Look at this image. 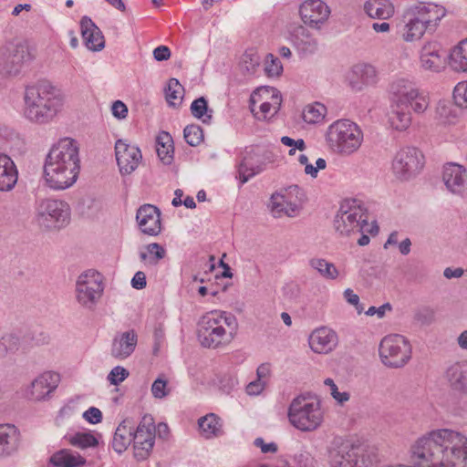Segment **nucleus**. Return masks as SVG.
<instances>
[{
  "mask_svg": "<svg viewBox=\"0 0 467 467\" xmlns=\"http://www.w3.org/2000/svg\"><path fill=\"white\" fill-rule=\"evenodd\" d=\"M424 166V156L415 147L400 149L392 161L394 175L401 181H409L415 177Z\"/></svg>",
  "mask_w": 467,
  "mask_h": 467,
  "instance_id": "9b49d317",
  "label": "nucleus"
},
{
  "mask_svg": "<svg viewBox=\"0 0 467 467\" xmlns=\"http://www.w3.org/2000/svg\"><path fill=\"white\" fill-rule=\"evenodd\" d=\"M86 459L79 454L71 453L70 450L62 449L54 452L47 462V467H79L85 465Z\"/></svg>",
  "mask_w": 467,
  "mask_h": 467,
  "instance_id": "c756f323",
  "label": "nucleus"
},
{
  "mask_svg": "<svg viewBox=\"0 0 467 467\" xmlns=\"http://www.w3.org/2000/svg\"><path fill=\"white\" fill-rule=\"evenodd\" d=\"M287 416L296 429L306 432L316 431L323 421L320 401L309 394L296 397L289 405Z\"/></svg>",
  "mask_w": 467,
  "mask_h": 467,
  "instance_id": "39448f33",
  "label": "nucleus"
},
{
  "mask_svg": "<svg viewBox=\"0 0 467 467\" xmlns=\"http://www.w3.org/2000/svg\"><path fill=\"white\" fill-rule=\"evenodd\" d=\"M325 385L328 386L330 388V394L331 396L339 403L343 404L344 402L348 401L350 398V395L348 392H339L337 385L335 384L334 380L332 379H326L324 381Z\"/></svg>",
  "mask_w": 467,
  "mask_h": 467,
  "instance_id": "13d9d810",
  "label": "nucleus"
},
{
  "mask_svg": "<svg viewBox=\"0 0 467 467\" xmlns=\"http://www.w3.org/2000/svg\"><path fill=\"white\" fill-rule=\"evenodd\" d=\"M379 352L382 363L389 368H401L411 358V348L409 341L398 334L383 337Z\"/></svg>",
  "mask_w": 467,
  "mask_h": 467,
  "instance_id": "9d476101",
  "label": "nucleus"
},
{
  "mask_svg": "<svg viewBox=\"0 0 467 467\" xmlns=\"http://www.w3.org/2000/svg\"><path fill=\"white\" fill-rule=\"evenodd\" d=\"M295 460L299 467H315L316 461L309 452H301L296 455Z\"/></svg>",
  "mask_w": 467,
  "mask_h": 467,
  "instance_id": "e2e57ef3",
  "label": "nucleus"
},
{
  "mask_svg": "<svg viewBox=\"0 0 467 467\" xmlns=\"http://www.w3.org/2000/svg\"><path fill=\"white\" fill-rule=\"evenodd\" d=\"M211 314H215V317H219L221 320V324H225L229 327V333L227 334V337L231 340L238 328V323L235 316L224 311L219 313L212 312Z\"/></svg>",
  "mask_w": 467,
  "mask_h": 467,
  "instance_id": "8fccbe9b",
  "label": "nucleus"
},
{
  "mask_svg": "<svg viewBox=\"0 0 467 467\" xmlns=\"http://www.w3.org/2000/svg\"><path fill=\"white\" fill-rule=\"evenodd\" d=\"M36 219L42 228L47 230L60 229L70 221V208L63 201L41 200L36 207Z\"/></svg>",
  "mask_w": 467,
  "mask_h": 467,
  "instance_id": "1a4fd4ad",
  "label": "nucleus"
},
{
  "mask_svg": "<svg viewBox=\"0 0 467 467\" xmlns=\"http://www.w3.org/2000/svg\"><path fill=\"white\" fill-rule=\"evenodd\" d=\"M368 211L361 202L356 199L345 200L334 219L335 230L341 235L351 234L368 233L377 234L379 226L376 221L368 224Z\"/></svg>",
  "mask_w": 467,
  "mask_h": 467,
  "instance_id": "20e7f679",
  "label": "nucleus"
},
{
  "mask_svg": "<svg viewBox=\"0 0 467 467\" xmlns=\"http://www.w3.org/2000/svg\"><path fill=\"white\" fill-rule=\"evenodd\" d=\"M330 467H374L376 456L348 441H334L328 450Z\"/></svg>",
  "mask_w": 467,
  "mask_h": 467,
  "instance_id": "0eeeda50",
  "label": "nucleus"
},
{
  "mask_svg": "<svg viewBox=\"0 0 467 467\" xmlns=\"http://www.w3.org/2000/svg\"><path fill=\"white\" fill-rule=\"evenodd\" d=\"M20 347V338L14 333L4 335L0 339V355L16 352Z\"/></svg>",
  "mask_w": 467,
  "mask_h": 467,
  "instance_id": "a18cd8bd",
  "label": "nucleus"
},
{
  "mask_svg": "<svg viewBox=\"0 0 467 467\" xmlns=\"http://www.w3.org/2000/svg\"><path fill=\"white\" fill-rule=\"evenodd\" d=\"M136 220L144 234L156 236L161 231V211L155 205H141L137 210Z\"/></svg>",
  "mask_w": 467,
  "mask_h": 467,
  "instance_id": "a211bd4d",
  "label": "nucleus"
},
{
  "mask_svg": "<svg viewBox=\"0 0 467 467\" xmlns=\"http://www.w3.org/2000/svg\"><path fill=\"white\" fill-rule=\"evenodd\" d=\"M442 180L453 194L467 195V169L456 162H448L443 167Z\"/></svg>",
  "mask_w": 467,
  "mask_h": 467,
  "instance_id": "f3484780",
  "label": "nucleus"
},
{
  "mask_svg": "<svg viewBox=\"0 0 467 467\" xmlns=\"http://www.w3.org/2000/svg\"><path fill=\"white\" fill-rule=\"evenodd\" d=\"M449 63L455 71H467V39L462 41L452 49Z\"/></svg>",
  "mask_w": 467,
  "mask_h": 467,
  "instance_id": "c9c22d12",
  "label": "nucleus"
},
{
  "mask_svg": "<svg viewBox=\"0 0 467 467\" xmlns=\"http://www.w3.org/2000/svg\"><path fill=\"white\" fill-rule=\"evenodd\" d=\"M2 48L5 49L7 56L22 68L26 57L29 55L26 47L23 45H11L10 47H4Z\"/></svg>",
  "mask_w": 467,
  "mask_h": 467,
  "instance_id": "de8ad7c7",
  "label": "nucleus"
},
{
  "mask_svg": "<svg viewBox=\"0 0 467 467\" xmlns=\"http://www.w3.org/2000/svg\"><path fill=\"white\" fill-rule=\"evenodd\" d=\"M272 98L275 100V105H273L270 102H263L260 106V111L264 119H266L269 115L274 116L280 108L281 97L278 96L277 94H273Z\"/></svg>",
  "mask_w": 467,
  "mask_h": 467,
  "instance_id": "4d7b16f0",
  "label": "nucleus"
},
{
  "mask_svg": "<svg viewBox=\"0 0 467 467\" xmlns=\"http://www.w3.org/2000/svg\"><path fill=\"white\" fill-rule=\"evenodd\" d=\"M391 101L398 107L411 109L416 114H422L430 105L427 94L420 90L417 85L408 79L400 78L389 86Z\"/></svg>",
  "mask_w": 467,
  "mask_h": 467,
  "instance_id": "6e6552de",
  "label": "nucleus"
},
{
  "mask_svg": "<svg viewBox=\"0 0 467 467\" xmlns=\"http://www.w3.org/2000/svg\"><path fill=\"white\" fill-rule=\"evenodd\" d=\"M133 430L134 423L131 419H125L119 423L112 441V448L116 452H123L133 442Z\"/></svg>",
  "mask_w": 467,
  "mask_h": 467,
  "instance_id": "cd10ccee",
  "label": "nucleus"
},
{
  "mask_svg": "<svg viewBox=\"0 0 467 467\" xmlns=\"http://www.w3.org/2000/svg\"><path fill=\"white\" fill-rule=\"evenodd\" d=\"M137 342L138 336L133 329L123 332L113 339L110 354L118 359L127 358L134 352Z\"/></svg>",
  "mask_w": 467,
  "mask_h": 467,
  "instance_id": "5701e85b",
  "label": "nucleus"
},
{
  "mask_svg": "<svg viewBox=\"0 0 467 467\" xmlns=\"http://www.w3.org/2000/svg\"><path fill=\"white\" fill-rule=\"evenodd\" d=\"M294 46L303 53L314 54L318 48L317 38L303 26H296L290 34Z\"/></svg>",
  "mask_w": 467,
  "mask_h": 467,
  "instance_id": "a878e982",
  "label": "nucleus"
},
{
  "mask_svg": "<svg viewBox=\"0 0 467 467\" xmlns=\"http://www.w3.org/2000/svg\"><path fill=\"white\" fill-rule=\"evenodd\" d=\"M414 319L423 326L431 325L435 319V311L430 306H424L415 312Z\"/></svg>",
  "mask_w": 467,
  "mask_h": 467,
  "instance_id": "864d4df0",
  "label": "nucleus"
},
{
  "mask_svg": "<svg viewBox=\"0 0 467 467\" xmlns=\"http://www.w3.org/2000/svg\"><path fill=\"white\" fill-rule=\"evenodd\" d=\"M299 14L304 24L319 29L328 19L330 8L322 0H307L300 5Z\"/></svg>",
  "mask_w": 467,
  "mask_h": 467,
  "instance_id": "dca6fc26",
  "label": "nucleus"
},
{
  "mask_svg": "<svg viewBox=\"0 0 467 467\" xmlns=\"http://www.w3.org/2000/svg\"><path fill=\"white\" fill-rule=\"evenodd\" d=\"M83 418L89 423L97 424L102 420V413L98 408L90 407L83 413Z\"/></svg>",
  "mask_w": 467,
  "mask_h": 467,
  "instance_id": "680f3d73",
  "label": "nucleus"
},
{
  "mask_svg": "<svg viewBox=\"0 0 467 467\" xmlns=\"http://www.w3.org/2000/svg\"><path fill=\"white\" fill-rule=\"evenodd\" d=\"M130 375L128 369L121 366L114 367L108 375V380L111 385L118 386L124 381Z\"/></svg>",
  "mask_w": 467,
  "mask_h": 467,
  "instance_id": "6e6d98bb",
  "label": "nucleus"
},
{
  "mask_svg": "<svg viewBox=\"0 0 467 467\" xmlns=\"http://www.w3.org/2000/svg\"><path fill=\"white\" fill-rule=\"evenodd\" d=\"M18 180V171L14 161L6 154L0 153V192H10Z\"/></svg>",
  "mask_w": 467,
  "mask_h": 467,
  "instance_id": "393cba45",
  "label": "nucleus"
},
{
  "mask_svg": "<svg viewBox=\"0 0 467 467\" xmlns=\"http://www.w3.org/2000/svg\"><path fill=\"white\" fill-rule=\"evenodd\" d=\"M145 248L149 254V265H157L166 255L165 249L158 243L150 244Z\"/></svg>",
  "mask_w": 467,
  "mask_h": 467,
  "instance_id": "3c124183",
  "label": "nucleus"
},
{
  "mask_svg": "<svg viewBox=\"0 0 467 467\" xmlns=\"http://www.w3.org/2000/svg\"><path fill=\"white\" fill-rule=\"evenodd\" d=\"M450 389L460 395H467V360L455 361L444 371Z\"/></svg>",
  "mask_w": 467,
  "mask_h": 467,
  "instance_id": "6ab92c4d",
  "label": "nucleus"
},
{
  "mask_svg": "<svg viewBox=\"0 0 467 467\" xmlns=\"http://www.w3.org/2000/svg\"><path fill=\"white\" fill-rule=\"evenodd\" d=\"M265 383L263 380H254L246 386V392L249 395H258L262 392Z\"/></svg>",
  "mask_w": 467,
  "mask_h": 467,
  "instance_id": "774afa93",
  "label": "nucleus"
},
{
  "mask_svg": "<svg viewBox=\"0 0 467 467\" xmlns=\"http://www.w3.org/2000/svg\"><path fill=\"white\" fill-rule=\"evenodd\" d=\"M79 149L71 138H64L53 145L46 157L44 178L48 187L65 190L72 186L80 171Z\"/></svg>",
  "mask_w": 467,
  "mask_h": 467,
  "instance_id": "f257e3e1",
  "label": "nucleus"
},
{
  "mask_svg": "<svg viewBox=\"0 0 467 467\" xmlns=\"http://www.w3.org/2000/svg\"><path fill=\"white\" fill-rule=\"evenodd\" d=\"M183 136L186 142L192 147L198 146L203 140L202 129L197 124H191L184 128Z\"/></svg>",
  "mask_w": 467,
  "mask_h": 467,
  "instance_id": "c03bdc74",
  "label": "nucleus"
},
{
  "mask_svg": "<svg viewBox=\"0 0 467 467\" xmlns=\"http://www.w3.org/2000/svg\"><path fill=\"white\" fill-rule=\"evenodd\" d=\"M337 345V336L336 332L325 327L317 328L309 337V346L316 353H328L332 351Z\"/></svg>",
  "mask_w": 467,
  "mask_h": 467,
  "instance_id": "412c9836",
  "label": "nucleus"
},
{
  "mask_svg": "<svg viewBox=\"0 0 467 467\" xmlns=\"http://www.w3.org/2000/svg\"><path fill=\"white\" fill-rule=\"evenodd\" d=\"M445 16L443 6L431 3H419L407 7L402 15L405 24L403 39L412 42L420 39L425 32L432 34Z\"/></svg>",
  "mask_w": 467,
  "mask_h": 467,
  "instance_id": "7ed1b4c3",
  "label": "nucleus"
},
{
  "mask_svg": "<svg viewBox=\"0 0 467 467\" xmlns=\"http://www.w3.org/2000/svg\"><path fill=\"white\" fill-rule=\"evenodd\" d=\"M392 109L389 115V123L397 130H406L411 124L410 110L403 106L398 107L397 103L392 102Z\"/></svg>",
  "mask_w": 467,
  "mask_h": 467,
  "instance_id": "72a5a7b5",
  "label": "nucleus"
},
{
  "mask_svg": "<svg viewBox=\"0 0 467 467\" xmlns=\"http://www.w3.org/2000/svg\"><path fill=\"white\" fill-rule=\"evenodd\" d=\"M202 435L206 439L223 435L221 419L213 413L207 414L198 420Z\"/></svg>",
  "mask_w": 467,
  "mask_h": 467,
  "instance_id": "7c9ffc66",
  "label": "nucleus"
},
{
  "mask_svg": "<svg viewBox=\"0 0 467 467\" xmlns=\"http://www.w3.org/2000/svg\"><path fill=\"white\" fill-rule=\"evenodd\" d=\"M270 208L275 217H281L283 214L294 217L298 212V205L288 202L285 197L281 194L272 195Z\"/></svg>",
  "mask_w": 467,
  "mask_h": 467,
  "instance_id": "473e14b6",
  "label": "nucleus"
},
{
  "mask_svg": "<svg viewBox=\"0 0 467 467\" xmlns=\"http://www.w3.org/2000/svg\"><path fill=\"white\" fill-rule=\"evenodd\" d=\"M190 109L194 118L201 119L204 124H211L213 109H209L207 99L204 97L194 99Z\"/></svg>",
  "mask_w": 467,
  "mask_h": 467,
  "instance_id": "e433bc0d",
  "label": "nucleus"
},
{
  "mask_svg": "<svg viewBox=\"0 0 467 467\" xmlns=\"http://www.w3.org/2000/svg\"><path fill=\"white\" fill-rule=\"evenodd\" d=\"M263 171L262 165H256L254 154L247 153L238 166V175L241 184H244L250 178Z\"/></svg>",
  "mask_w": 467,
  "mask_h": 467,
  "instance_id": "f704fd0d",
  "label": "nucleus"
},
{
  "mask_svg": "<svg viewBox=\"0 0 467 467\" xmlns=\"http://www.w3.org/2000/svg\"><path fill=\"white\" fill-rule=\"evenodd\" d=\"M155 437L154 419L151 415L146 414L133 430L134 457L138 461H144L150 456L155 443Z\"/></svg>",
  "mask_w": 467,
  "mask_h": 467,
  "instance_id": "ddd939ff",
  "label": "nucleus"
},
{
  "mask_svg": "<svg viewBox=\"0 0 467 467\" xmlns=\"http://www.w3.org/2000/svg\"><path fill=\"white\" fill-rule=\"evenodd\" d=\"M21 67L15 63L5 49H0V73L4 77H14L20 73Z\"/></svg>",
  "mask_w": 467,
  "mask_h": 467,
  "instance_id": "37998d69",
  "label": "nucleus"
},
{
  "mask_svg": "<svg viewBox=\"0 0 467 467\" xmlns=\"http://www.w3.org/2000/svg\"><path fill=\"white\" fill-rule=\"evenodd\" d=\"M327 140L337 152L350 155L361 146L363 132L355 122L338 119L328 127Z\"/></svg>",
  "mask_w": 467,
  "mask_h": 467,
  "instance_id": "423d86ee",
  "label": "nucleus"
},
{
  "mask_svg": "<svg viewBox=\"0 0 467 467\" xmlns=\"http://www.w3.org/2000/svg\"><path fill=\"white\" fill-rule=\"evenodd\" d=\"M353 74L356 75L364 85H372L377 81L376 68L368 64L356 65L353 68Z\"/></svg>",
  "mask_w": 467,
  "mask_h": 467,
  "instance_id": "79ce46f5",
  "label": "nucleus"
},
{
  "mask_svg": "<svg viewBox=\"0 0 467 467\" xmlns=\"http://www.w3.org/2000/svg\"><path fill=\"white\" fill-rule=\"evenodd\" d=\"M59 382V375L54 372H46L34 379L31 383L30 399L41 400L57 389Z\"/></svg>",
  "mask_w": 467,
  "mask_h": 467,
  "instance_id": "4be33fe9",
  "label": "nucleus"
},
{
  "mask_svg": "<svg viewBox=\"0 0 467 467\" xmlns=\"http://www.w3.org/2000/svg\"><path fill=\"white\" fill-rule=\"evenodd\" d=\"M103 289L99 274H82L76 285L77 300L84 307L92 309L101 297Z\"/></svg>",
  "mask_w": 467,
  "mask_h": 467,
  "instance_id": "4468645a",
  "label": "nucleus"
},
{
  "mask_svg": "<svg viewBox=\"0 0 467 467\" xmlns=\"http://www.w3.org/2000/svg\"><path fill=\"white\" fill-rule=\"evenodd\" d=\"M447 53L437 43H428L421 48L420 62L425 69L439 72L445 67Z\"/></svg>",
  "mask_w": 467,
  "mask_h": 467,
  "instance_id": "aec40b11",
  "label": "nucleus"
},
{
  "mask_svg": "<svg viewBox=\"0 0 467 467\" xmlns=\"http://www.w3.org/2000/svg\"><path fill=\"white\" fill-rule=\"evenodd\" d=\"M197 326L198 340L204 348H216L230 341L223 325L215 314H206Z\"/></svg>",
  "mask_w": 467,
  "mask_h": 467,
  "instance_id": "f8f14e48",
  "label": "nucleus"
},
{
  "mask_svg": "<svg viewBox=\"0 0 467 467\" xmlns=\"http://www.w3.org/2000/svg\"><path fill=\"white\" fill-rule=\"evenodd\" d=\"M254 446L261 449L263 453H275L278 450L275 442L265 443L263 438H256L254 441Z\"/></svg>",
  "mask_w": 467,
  "mask_h": 467,
  "instance_id": "0e129e2a",
  "label": "nucleus"
},
{
  "mask_svg": "<svg viewBox=\"0 0 467 467\" xmlns=\"http://www.w3.org/2000/svg\"><path fill=\"white\" fill-rule=\"evenodd\" d=\"M25 117L36 124L51 122L63 107V96L47 80L27 86L25 91Z\"/></svg>",
  "mask_w": 467,
  "mask_h": 467,
  "instance_id": "f03ea898",
  "label": "nucleus"
},
{
  "mask_svg": "<svg viewBox=\"0 0 467 467\" xmlns=\"http://www.w3.org/2000/svg\"><path fill=\"white\" fill-rule=\"evenodd\" d=\"M166 100L170 106L176 107L182 103L184 88L177 78H171L165 89Z\"/></svg>",
  "mask_w": 467,
  "mask_h": 467,
  "instance_id": "58836bf2",
  "label": "nucleus"
},
{
  "mask_svg": "<svg viewBox=\"0 0 467 467\" xmlns=\"http://www.w3.org/2000/svg\"><path fill=\"white\" fill-rule=\"evenodd\" d=\"M260 65V57L254 50L246 51L242 57V67L244 71L254 74Z\"/></svg>",
  "mask_w": 467,
  "mask_h": 467,
  "instance_id": "09e8293b",
  "label": "nucleus"
},
{
  "mask_svg": "<svg viewBox=\"0 0 467 467\" xmlns=\"http://www.w3.org/2000/svg\"><path fill=\"white\" fill-rule=\"evenodd\" d=\"M327 114V108L318 102L305 107L302 116L304 121L309 124H316L323 120Z\"/></svg>",
  "mask_w": 467,
  "mask_h": 467,
  "instance_id": "4c0bfd02",
  "label": "nucleus"
},
{
  "mask_svg": "<svg viewBox=\"0 0 467 467\" xmlns=\"http://www.w3.org/2000/svg\"><path fill=\"white\" fill-rule=\"evenodd\" d=\"M111 112L118 119H124L128 115V108L121 100H116L111 106Z\"/></svg>",
  "mask_w": 467,
  "mask_h": 467,
  "instance_id": "052dcab7",
  "label": "nucleus"
},
{
  "mask_svg": "<svg viewBox=\"0 0 467 467\" xmlns=\"http://www.w3.org/2000/svg\"><path fill=\"white\" fill-rule=\"evenodd\" d=\"M453 99L457 106L467 109V81L456 85L453 90Z\"/></svg>",
  "mask_w": 467,
  "mask_h": 467,
  "instance_id": "5fc2aeb1",
  "label": "nucleus"
},
{
  "mask_svg": "<svg viewBox=\"0 0 467 467\" xmlns=\"http://www.w3.org/2000/svg\"><path fill=\"white\" fill-rule=\"evenodd\" d=\"M151 393L156 399H162L169 393L167 389V380L158 378L151 386Z\"/></svg>",
  "mask_w": 467,
  "mask_h": 467,
  "instance_id": "bf43d9fd",
  "label": "nucleus"
},
{
  "mask_svg": "<svg viewBox=\"0 0 467 467\" xmlns=\"http://www.w3.org/2000/svg\"><path fill=\"white\" fill-rule=\"evenodd\" d=\"M363 8L372 19L388 20L395 14V7L390 0H367Z\"/></svg>",
  "mask_w": 467,
  "mask_h": 467,
  "instance_id": "c85d7f7f",
  "label": "nucleus"
},
{
  "mask_svg": "<svg viewBox=\"0 0 467 467\" xmlns=\"http://www.w3.org/2000/svg\"><path fill=\"white\" fill-rule=\"evenodd\" d=\"M265 71L268 77H278L283 71V65L278 57L268 54L265 58Z\"/></svg>",
  "mask_w": 467,
  "mask_h": 467,
  "instance_id": "603ef678",
  "label": "nucleus"
},
{
  "mask_svg": "<svg viewBox=\"0 0 467 467\" xmlns=\"http://www.w3.org/2000/svg\"><path fill=\"white\" fill-rule=\"evenodd\" d=\"M19 444V431L14 425H0V457L16 452Z\"/></svg>",
  "mask_w": 467,
  "mask_h": 467,
  "instance_id": "bb28decb",
  "label": "nucleus"
},
{
  "mask_svg": "<svg viewBox=\"0 0 467 467\" xmlns=\"http://www.w3.org/2000/svg\"><path fill=\"white\" fill-rule=\"evenodd\" d=\"M2 48L5 49L7 56L22 68L26 57L29 55L26 47L23 45H11L10 47H4Z\"/></svg>",
  "mask_w": 467,
  "mask_h": 467,
  "instance_id": "49530a36",
  "label": "nucleus"
},
{
  "mask_svg": "<svg viewBox=\"0 0 467 467\" xmlns=\"http://www.w3.org/2000/svg\"><path fill=\"white\" fill-rule=\"evenodd\" d=\"M157 147L156 151L160 161L165 164L170 165L173 161V140L168 132H161L156 139Z\"/></svg>",
  "mask_w": 467,
  "mask_h": 467,
  "instance_id": "2f4dec72",
  "label": "nucleus"
},
{
  "mask_svg": "<svg viewBox=\"0 0 467 467\" xmlns=\"http://www.w3.org/2000/svg\"><path fill=\"white\" fill-rule=\"evenodd\" d=\"M80 27L85 46L89 50L100 51L105 46V41L95 23L88 16H83L80 20Z\"/></svg>",
  "mask_w": 467,
  "mask_h": 467,
  "instance_id": "b1692460",
  "label": "nucleus"
},
{
  "mask_svg": "<svg viewBox=\"0 0 467 467\" xmlns=\"http://www.w3.org/2000/svg\"><path fill=\"white\" fill-rule=\"evenodd\" d=\"M153 57L157 61L168 60L171 57V50L166 46H159L153 50Z\"/></svg>",
  "mask_w": 467,
  "mask_h": 467,
  "instance_id": "69168bd1",
  "label": "nucleus"
},
{
  "mask_svg": "<svg viewBox=\"0 0 467 467\" xmlns=\"http://www.w3.org/2000/svg\"><path fill=\"white\" fill-rule=\"evenodd\" d=\"M115 155L119 172L122 175L132 173L142 160V154L139 147L130 145L123 140H118L115 143Z\"/></svg>",
  "mask_w": 467,
  "mask_h": 467,
  "instance_id": "2eb2a0df",
  "label": "nucleus"
},
{
  "mask_svg": "<svg viewBox=\"0 0 467 467\" xmlns=\"http://www.w3.org/2000/svg\"><path fill=\"white\" fill-rule=\"evenodd\" d=\"M309 265L327 279L333 280L338 275V271L335 265L326 261L325 259L313 258L309 261Z\"/></svg>",
  "mask_w": 467,
  "mask_h": 467,
  "instance_id": "ea45409f",
  "label": "nucleus"
},
{
  "mask_svg": "<svg viewBox=\"0 0 467 467\" xmlns=\"http://www.w3.org/2000/svg\"><path fill=\"white\" fill-rule=\"evenodd\" d=\"M68 442L82 450L95 448L99 445L98 439L91 432H77L68 437Z\"/></svg>",
  "mask_w": 467,
  "mask_h": 467,
  "instance_id": "a19ab883",
  "label": "nucleus"
},
{
  "mask_svg": "<svg viewBox=\"0 0 467 467\" xmlns=\"http://www.w3.org/2000/svg\"><path fill=\"white\" fill-rule=\"evenodd\" d=\"M146 275L141 271H138L131 279L132 287L140 290L146 287Z\"/></svg>",
  "mask_w": 467,
  "mask_h": 467,
  "instance_id": "338daca9",
  "label": "nucleus"
}]
</instances>
